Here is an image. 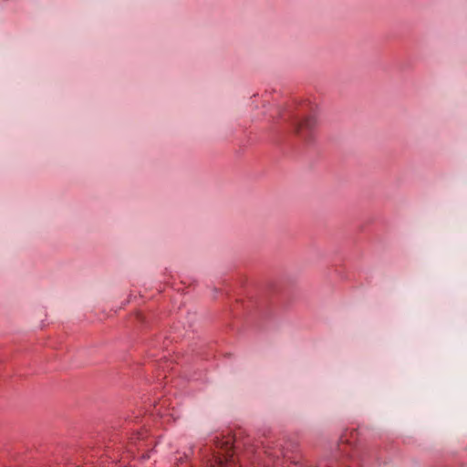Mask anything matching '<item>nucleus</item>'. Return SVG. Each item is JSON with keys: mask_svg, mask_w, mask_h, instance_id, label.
<instances>
[{"mask_svg": "<svg viewBox=\"0 0 467 467\" xmlns=\"http://www.w3.org/2000/svg\"><path fill=\"white\" fill-rule=\"evenodd\" d=\"M317 123V119L313 114L307 115L305 118H298L293 121L294 131L303 140H309Z\"/></svg>", "mask_w": 467, "mask_h": 467, "instance_id": "f257e3e1", "label": "nucleus"}, {"mask_svg": "<svg viewBox=\"0 0 467 467\" xmlns=\"http://www.w3.org/2000/svg\"><path fill=\"white\" fill-rule=\"evenodd\" d=\"M221 446L223 448V450H224V451L226 453V457H230L231 451H232V448H233V442H232L231 438H228L223 442H221Z\"/></svg>", "mask_w": 467, "mask_h": 467, "instance_id": "f03ea898", "label": "nucleus"}]
</instances>
